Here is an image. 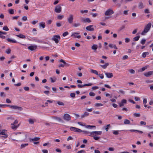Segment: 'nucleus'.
<instances>
[{
	"label": "nucleus",
	"instance_id": "nucleus-8",
	"mask_svg": "<svg viewBox=\"0 0 153 153\" xmlns=\"http://www.w3.org/2000/svg\"><path fill=\"white\" fill-rule=\"evenodd\" d=\"M114 13V12L111 9L107 10L105 12V16H111Z\"/></svg>",
	"mask_w": 153,
	"mask_h": 153
},
{
	"label": "nucleus",
	"instance_id": "nucleus-29",
	"mask_svg": "<svg viewBox=\"0 0 153 153\" xmlns=\"http://www.w3.org/2000/svg\"><path fill=\"white\" fill-rule=\"evenodd\" d=\"M16 36L20 38L25 39V36L24 35L20 34L19 35H16Z\"/></svg>",
	"mask_w": 153,
	"mask_h": 153
},
{
	"label": "nucleus",
	"instance_id": "nucleus-21",
	"mask_svg": "<svg viewBox=\"0 0 153 153\" xmlns=\"http://www.w3.org/2000/svg\"><path fill=\"white\" fill-rule=\"evenodd\" d=\"M40 139V138L39 137H35L33 138H30V141L34 142L38 141Z\"/></svg>",
	"mask_w": 153,
	"mask_h": 153
},
{
	"label": "nucleus",
	"instance_id": "nucleus-26",
	"mask_svg": "<svg viewBox=\"0 0 153 153\" xmlns=\"http://www.w3.org/2000/svg\"><path fill=\"white\" fill-rule=\"evenodd\" d=\"M89 114L88 112H85L82 115L81 117L82 118H83L85 117H87L88 116Z\"/></svg>",
	"mask_w": 153,
	"mask_h": 153
},
{
	"label": "nucleus",
	"instance_id": "nucleus-39",
	"mask_svg": "<svg viewBox=\"0 0 153 153\" xmlns=\"http://www.w3.org/2000/svg\"><path fill=\"white\" fill-rule=\"evenodd\" d=\"M95 105L96 107H99L100 106H102L103 105L102 103H96L95 104Z\"/></svg>",
	"mask_w": 153,
	"mask_h": 153
},
{
	"label": "nucleus",
	"instance_id": "nucleus-7",
	"mask_svg": "<svg viewBox=\"0 0 153 153\" xmlns=\"http://www.w3.org/2000/svg\"><path fill=\"white\" fill-rule=\"evenodd\" d=\"M63 119L65 121H68L71 119V116L68 114H65L63 116Z\"/></svg>",
	"mask_w": 153,
	"mask_h": 153
},
{
	"label": "nucleus",
	"instance_id": "nucleus-49",
	"mask_svg": "<svg viewBox=\"0 0 153 153\" xmlns=\"http://www.w3.org/2000/svg\"><path fill=\"white\" fill-rule=\"evenodd\" d=\"M1 31H0V38H1L2 39H4L5 38V36L3 35V34L2 33H1Z\"/></svg>",
	"mask_w": 153,
	"mask_h": 153
},
{
	"label": "nucleus",
	"instance_id": "nucleus-2",
	"mask_svg": "<svg viewBox=\"0 0 153 153\" xmlns=\"http://www.w3.org/2000/svg\"><path fill=\"white\" fill-rule=\"evenodd\" d=\"M61 39L59 35H53V37L52 38V40L54 41L56 44L58 43L59 40Z\"/></svg>",
	"mask_w": 153,
	"mask_h": 153
},
{
	"label": "nucleus",
	"instance_id": "nucleus-53",
	"mask_svg": "<svg viewBox=\"0 0 153 153\" xmlns=\"http://www.w3.org/2000/svg\"><path fill=\"white\" fill-rule=\"evenodd\" d=\"M129 72L132 74H134L135 73V71L133 69H130L129 70Z\"/></svg>",
	"mask_w": 153,
	"mask_h": 153
},
{
	"label": "nucleus",
	"instance_id": "nucleus-27",
	"mask_svg": "<svg viewBox=\"0 0 153 153\" xmlns=\"http://www.w3.org/2000/svg\"><path fill=\"white\" fill-rule=\"evenodd\" d=\"M138 7L139 9H142L143 7V3L142 2H140L139 3Z\"/></svg>",
	"mask_w": 153,
	"mask_h": 153
},
{
	"label": "nucleus",
	"instance_id": "nucleus-9",
	"mask_svg": "<svg viewBox=\"0 0 153 153\" xmlns=\"http://www.w3.org/2000/svg\"><path fill=\"white\" fill-rule=\"evenodd\" d=\"M74 16L72 14H70L67 18V21L69 24H72L73 22Z\"/></svg>",
	"mask_w": 153,
	"mask_h": 153
},
{
	"label": "nucleus",
	"instance_id": "nucleus-14",
	"mask_svg": "<svg viewBox=\"0 0 153 153\" xmlns=\"http://www.w3.org/2000/svg\"><path fill=\"white\" fill-rule=\"evenodd\" d=\"M93 84L92 83H90L87 84H85L83 85H81L78 84L77 85V86L79 88H83L85 86H89L92 85Z\"/></svg>",
	"mask_w": 153,
	"mask_h": 153
},
{
	"label": "nucleus",
	"instance_id": "nucleus-12",
	"mask_svg": "<svg viewBox=\"0 0 153 153\" xmlns=\"http://www.w3.org/2000/svg\"><path fill=\"white\" fill-rule=\"evenodd\" d=\"M102 133V131H93L91 132L92 136L100 135Z\"/></svg>",
	"mask_w": 153,
	"mask_h": 153
},
{
	"label": "nucleus",
	"instance_id": "nucleus-42",
	"mask_svg": "<svg viewBox=\"0 0 153 153\" xmlns=\"http://www.w3.org/2000/svg\"><path fill=\"white\" fill-rule=\"evenodd\" d=\"M59 62H62L63 63H64L65 65H67L68 64H67V63H66L65 62V61L63 60V59H60Z\"/></svg>",
	"mask_w": 153,
	"mask_h": 153
},
{
	"label": "nucleus",
	"instance_id": "nucleus-40",
	"mask_svg": "<svg viewBox=\"0 0 153 153\" xmlns=\"http://www.w3.org/2000/svg\"><path fill=\"white\" fill-rule=\"evenodd\" d=\"M63 17L64 16L63 15H59L57 16V19H58L61 20L63 18Z\"/></svg>",
	"mask_w": 153,
	"mask_h": 153
},
{
	"label": "nucleus",
	"instance_id": "nucleus-56",
	"mask_svg": "<svg viewBox=\"0 0 153 153\" xmlns=\"http://www.w3.org/2000/svg\"><path fill=\"white\" fill-rule=\"evenodd\" d=\"M68 34V31H66L64 33L62 34V36L65 37Z\"/></svg>",
	"mask_w": 153,
	"mask_h": 153
},
{
	"label": "nucleus",
	"instance_id": "nucleus-33",
	"mask_svg": "<svg viewBox=\"0 0 153 153\" xmlns=\"http://www.w3.org/2000/svg\"><path fill=\"white\" fill-rule=\"evenodd\" d=\"M140 37V36H138L134 37L133 39V41L135 42L137 41L139 39Z\"/></svg>",
	"mask_w": 153,
	"mask_h": 153
},
{
	"label": "nucleus",
	"instance_id": "nucleus-4",
	"mask_svg": "<svg viewBox=\"0 0 153 153\" xmlns=\"http://www.w3.org/2000/svg\"><path fill=\"white\" fill-rule=\"evenodd\" d=\"M70 129L71 131L81 133L82 132V130L81 129L74 127H70Z\"/></svg>",
	"mask_w": 153,
	"mask_h": 153
},
{
	"label": "nucleus",
	"instance_id": "nucleus-60",
	"mask_svg": "<svg viewBox=\"0 0 153 153\" xmlns=\"http://www.w3.org/2000/svg\"><path fill=\"white\" fill-rule=\"evenodd\" d=\"M73 140V137H72L70 136L68 137V138L67 139V141H69L70 140Z\"/></svg>",
	"mask_w": 153,
	"mask_h": 153
},
{
	"label": "nucleus",
	"instance_id": "nucleus-1",
	"mask_svg": "<svg viewBox=\"0 0 153 153\" xmlns=\"http://www.w3.org/2000/svg\"><path fill=\"white\" fill-rule=\"evenodd\" d=\"M151 26V23L148 24L145 27L144 30L141 33L142 35H144L146 33L148 32L150 30Z\"/></svg>",
	"mask_w": 153,
	"mask_h": 153
},
{
	"label": "nucleus",
	"instance_id": "nucleus-51",
	"mask_svg": "<svg viewBox=\"0 0 153 153\" xmlns=\"http://www.w3.org/2000/svg\"><path fill=\"white\" fill-rule=\"evenodd\" d=\"M89 95L90 96L94 97L95 95V94L92 92H90L89 93Z\"/></svg>",
	"mask_w": 153,
	"mask_h": 153
},
{
	"label": "nucleus",
	"instance_id": "nucleus-6",
	"mask_svg": "<svg viewBox=\"0 0 153 153\" xmlns=\"http://www.w3.org/2000/svg\"><path fill=\"white\" fill-rule=\"evenodd\" d=\"M7 106H8L12 109H18L19 111H22L23 109L21 107L18 106L16 105H6Z\"/></svg>",
	"mask_w": 153,
	"mask_h": 153
},
{
	"label": "nucleus",
	"instance_id": "nucleus-19",
	"mask_svg": "<svg viewBox=\"0 0 153 153\" xmlns=\"http://www.w3.org/2000/svg\"><path fill=\"white\" fill-rule=\"evenodd\" d=\"M82 132H83V134H87L90 136H92L91 132H90L85 130H82Z\"/></svg>",
	"mask_w": 153,
	"mask_h": 153
},
{
	"label": "nucleus",
	"instance_id": "nucleus-52",
	"mask_svg": "<svg viewBox=\"0 0 153 153\" xmlns=\"http://www.w3.org/2000/svg\"><path fill=\"white\" fill-rule=\"evenodd\" d=\"M113 134L114 135H117L119 134L118 131H113Z\"/></svg>",
	"mask_w": 153,
	"mask_h": 153
},
{
	"label": "nucleus",
	"instance_id": "nucleus-43",
	"mask_svg": "<svg viewBox=\"0 0 153 153\" xmlns=\"http://www.w3.org/2000/svg\"><path fill=\"white\" fill-rule=\"evenodd\" d=\"M3 30L7 31L9 30V29L7 26H5L3 27Z\"/></svg>",
	"mask_w": 153,
	"mask_h": 153
},
{
	"label": "nucleus",
	"instance_id": "nucleus-63",
	"mask_svg": "<svg viewBox=\"0 0 153 153\" xmlns=\"http://www.w3.org/2000/svg\"><path fill=\"white\" fill-rule=\"evenodd\" d=\"M125 42L126 43L129 42L130 41V39L129 38H126L125 39Z\"/></svg>",
	"mask_w": 153,
	"mask_h": 153
},
{
	"label": "nucleus",
	"instance_id": "nucleus-44",
	"mask_svg": "<svg viewBox=\"0 0 153 153\" xmlns=\"http://www.w3.org/2000/svg\"><path fill=\"white\" fill-rule=\"evenodd\" d=\"M80 24L79 23H74L73 25V26L74 27H77L78 26H80Z\"/></svg>",
	"mask_w": 153,
	"mask_h": 153
},
{
	"label": "nucleus",
	"instance_id": "nucleus-50",
	"mask_svg": "<svg viewBox=\"0 0 153 153\" xmlns=\"http://www.w3.org/2000/svg\"><path fill=\"white\" fill-rule=\"evenodd\" d=\"M77 123L79 125H80L82 126H86V124L85 123H81L80 122H78Z\"/></svg>",
	"mask_w": 153,
	"mask_h": 153
},
{
	"label": "nucleus",
	"instance_id": "nucleus-62",
	"mask_svg": "<svg viewBox=\"0 0 153 153\" xmlns=\"http://www.w3.org/2000/svg\"><path fill=\"white\" fill-rule=\"evenodd\" d=\"M93 137L94 139L96 140H98L100 138V137L95 136H94Z\"/></svg>",
	"mask_w": 153,
	"mask_h": 153
},
{
	"label": "nucleus",
	"instance_id": "nucleus-11",
	"mask_svg": "<svg viewBox=\"0 0 153 153\" xmlns=\"http://www.w3.org/2000/svg\"><path fill=\"white\" fill-rule=\"evenodd\" d=\"M37 46L35 45H31L28 47V49L31 51H33L37 49Z\"/></svg>",
	"mask_w": 153,
	"mask_h": 153
},
{
	"label": "nucleus",
	"instance_id": "nucleus-31",
	"mask_svg": "<svg viewBox=\"0 0 153 153\" xmlns=\"http://www.w3.org/2000/svg\"><path fill=\"white\" fill-rule=\"evenodd\" d=\"M124 123L125 124H129L130 123V121L128 119H125L124 121Z\"/></svg>",
	"mask_w": 153,
	"mask_h": 153
},
{
	"label": "nucleus",
	"instance_id": "nucleus-3",
	"mask_svg": "<svg viewBox=\"0 0 153 153\" xmlns=\"http://www.w3.org/2000/svg\"><path fill=\"white\" fill-rule=\"evenodd\" d=\"M18 121L17 120H16L14 123L11 124V128L13 129H16L17 128L19 125L17 124Z\"/></svg>",
	"mask_w": 153,
	"mask_h": 153
},
{
	"label": "nucleus",
	"instance_id": "nucleus-46",
	"mask_svg": "<svg viewBox=\"0 0 153 153\" xmlns=\"http://www.w3.org/2000/svg\"><path fill=\"white\" fill-rule=\"evenodd\" d=\"M28 143L23 144L21 145V147L22 148H24L26 146H28Z\"/></svg>",
	"mask_w": 153,
	"mask_h": 153
},
{
	"label": "nucleus",
	"instance_id": "nucleus-45",
	"mask_svg": "<svg viewBox=\"0 0 153 153\" xmlns=\"http://www.w3.org/2000/svg\"><path fill=\"white\" fill-rule=\"evenodd\" d=\"M146 40L145 39H142L140 41V43L142 45H144L145 44L146 42Z\"/></svg>",
	"mask_w": 153,
	"mask_h": 153
},
{
	"label": "nucleus",
	"instance_id": "nucleus-41",
	"mask_svg": "<svg viewBox=\"0 0 153 153\" xmlns=\"http://www.w3.org/2000/svg\"><path fill=\"white\" fill-rule=\"evenodd\" d=\"M88 12V11L87 10H81L80 11V12L82 14H83L84 13H87Z\"/></svg>",
	"mask_w": 153,
	"mask_h": 153
},
{
	"label": "nucleus",
	"instance_id": "nucleus-57",
	"mask_svg": "<svg viewBox=\"0 0 153 153\" xmlns=\"http://www.w3.org/2000/svg\"><path fill=\"white\" fill-rule=\"evenodd\" d=\"M56 25L57 27H60L62 25L61 23L59 22H57L56 23Z\"/></svg>",
	"mask_w": 153,
	"mask_h": 153
},
{
	"label": "nucleus",
	"instance_id": "nucleus-61",
	"mask_svg": "<svg viewBox=\"0 0 153 153\" xmlns=\"http://www.w3.org/2000/svg\"><path fill=\"white\" fill-rule=\"evenodd\" d=\"M118 93H121L123 94H125V92L122 90H119Z\"/></svg>",
	"mask_w": 153,
	"mask_h": 153
},
{
	"label": "nucleus",
	"instance_id": "nucleus-16",
	"mask_svg": "<svg viewBox=\"0 0 153 153\" xmlns=\"http://www.w3.org/2000/svg\"><path fill=\"white\" fill-rule=\"evenodd\" d=\"M79 33L76 32H74L72 33L71 35V37H73L75 38H77L78 39H80L81 36L80 35L76 36L77 34H79Z\"/></svg>",
	"mask_w": 153,
	"mask_h": 153
},
{
	"label": "nucleus",
	"instance_id": "nucleus-34",
	"mask_svg": "<svg viewBox=\"0 0 153 153\" xmlns=\"http://www.w3.org/2000/svg\"><path fill=\"white\" fill-rule=\"evenodd\" d=\"M43 146H47L48 147V148H49L51 146V144L49 143H45L43 144Z\"/></svg>",
	"mask_w": 153,
	"mask_h": 153
},
{
	"label": "nucleus",
	"instance_id": "nucleus-22",
	"mask_svg": "<svg viewBox=\"0 0 153 153\" xmlns=\"http://www.w3.org/2000/svg\"><path fill=\"white\" fill-rule=\"evenodd\" d=\"M6 40L9 42L10 43H16L17 42L15 40H13L10 38H7Z\"/></svg>",
	"mask_w": 153,
	"mask_h": 153
},
{
	"label": "nucleus",
	"instance_id": "nucleus-38",
	"mask_svg": "<svg viewBox=\"0 0 153 153\" xmlns=\"http://www.w3.org/2000/svg\"><path fill=\"white\" fill-rule=\"evenodd\" d=\"M28 122L30 124H33L34 123V121L33 119H30L28 120Z\"/></svg>",
	"mask_w": 153,
	"mask_h": 153
},
{
	"label": "nucleus",
	"instance_id": "nucleus-13",
	"mask_svg": "<svg viewBox=\"0 0 153 153\" xmlns=\"http://www.w3.org/2000/svg\"><path fill=\"white\" fill-rule=\"evenodd\" d=\"M86 30L90 31H93L94 30V28L93 27V25H90L87 26L85 28Z\"/></svg>",
	"mask_w": 153,
	"mask_h": 153
},
{
	"label": "nucleus",
	"instance_id": "nucleus-23",
	"mask_svg": "<svg viewBox=\"0 0 153 153\" xmlns=\"http://www.w3.org/2000/svg\"><path fill=\"white\" fill-rule=\"evenodd\" d=\"M90 71H91V72L92 73H93V74H96L97 75H99V73H98V72L96 70H94L92 69H90Z\"/></svg>",
	"mask_w": 153,
	"mask_h": 153
},
{
	"label": "nucleus",
	"instance_id": "nucleus-18",
	"mask_svg": "<svg viewBox=\"0 0 153 153\" xmlns=\"http://www.w3.org/2000/svg\"><path fill=\"white\" fill-rule=\"evenodd\" d=\"M152 75H153V71H149L144 74V75L146 77H149Z\"/></svg>",
	"mask_w": 153,
	"mask_h": 153
},
{
	"label": "nucleus",
	"instance_id": "nucleus-55",
	"mask_svg": "<svg viewBox=\"0 0 153 153\" xmlns=\"http://www.w3.org/2000/svg\"><path fill=\"white\" fill-rule=\"evenodd\" d=\"M110 127V124H108L107 125V126L105 128V129L106 131H108L109 128V127Z\"/></svg>",
	"mask_w": 153,
	"mask_h": 153
},
{
	"label": "nucleus",
	"instance_id": "nucleus-10",
	"mask_svg": "<svg viewBox=\"0 0 153 153\" xmlns=\"http://www.w3.org/2000/svg\"><path fill=\"white\" fill-rule=\"evenodd\" d=\"M55 11L57 13H60L62 11V7L60 5H58L56 6L55 8Z\"/></svg>",
	"mask_w": 153,
	"mask_h": 153
},
{
	"label": "nucleus",
	"instance_id": "nucleus-28",
	"mask_svg": "<svg viewBox=\"0 0 153 153\" xmlns=\"http://www.w3.org/2000/svg\"><path fill=\"white\" fill-rule=\"evenodd\" d=\"M98 46L96 44H94L91 47V49L94 51H96L97 48Z\"/></svg>",
	"mask_w": 153,
	"mask_h": 153
},
{
	"label": "nucleus",
	"instance_id": "nucleus-30",
	"mask_svg": "<svg viewBox=\"0 0 153 153\" xmlns=\"http://www.w3.org/2000/svg\"><path fill=\"white\" fill-rule=\"evenodd\" d=\"M85 127L87 128L91 129L94 128H96V126H91L90 125H88L85 126Z\"/></svg>",
	"mask_w": 153,
	"mask_h": 153
},
{
	"label": "nucleus",
	"instance_id": "nucleus-47",
	"mask_svg": "<svg viewBox=\"0 0 153 153\" xmlns=\"http://www.w3.org/2000/svg\"><path fill=\"white\" fill-rule=\"evenodd\" d=\"M57 103L59 105H64V103L60 101H58L57 102Z\"/></svg>",
	"mask_w": 153,
	"mask_h": 153
},
{
	"label": "nucleus",
	"instance_id": "nucleus-58",
	"mask_svg": "<svg viewBox=\"0 0 153 153\" xmlns=\"http://www.w3.org/2000/svg\"><path fill=\"white\" fill-rule=\"evenodd\" d=\"M70 95L71 97L74 98L75 97V94L74 93H72L70 94Z\"/></svg>",
	"mask_w": 153,
	"mask_h": 153
},
{
	"label": "nucleus",
	"instance_id": "nucleus-36",
	"mask_svg": "<svg viewBox=\"0 0 153 153\" xmlns=\"http://www.w3.org/2000/svg\"><path fill=\"white\" fill-rule=\"evenodd\" d=\"M50 79L51 80V82H55V81H56V78L55 77L53 78L52 77H51L50 78Z\"/></svg>",
	"mask_w": 153,
	"mask_h": 153
},
{
	"label": "nucleus",
	"instance_id": "nucleus-54",
	"mask_svg": "<svg viewBox=\"0 0 153 153\" xmlns=\"http://www.w3.org/2000/svg\"><path fill=\"white\" fill-rule=\"evenodd\" d=\"M6 53L7 54H9L11 53V50L10 49H7L6 51Z\"/></svg>",
	"mask_w": 153,
	"mask_h": 153
},
{
	"label": "nucleus",
	"instance_id": "nucleus-15",
	"mask_svg": "<svg viewBox=\"0 0 153 153\" xmlns=\"http://www.w3.org/2000/svg\"><path fill=\"white\" fill-rule=\"evenodd\" d=\"M127 103V101L126 99H123L121 100L120 102L119 103L120 107H121L124 106V105L126 104Z\"/></svg>",
	"mask_w": 153,
	"mask_h": 153
},
{
	"label": "nucleus",
	"instance_id": "nucleus-32",
	"mask_svg": "<svg viewBox=\"0 0 153 153\" xmlns=\"http://www.w3.org/2000/svg\"><path fill=\"white\" fill-rule=\"evenodd\" d=\"M109 65V64L108 63H106L104 65H101L100 66L103 68V69H105Z\"/></svg>",
	"mask_w": 153,
	"mask_h": 153
},
{
	"label": "nucleus",
	"instance_id": "nucleus-20",
	"mask_svg": "<svg viewBox=\"0 0 153 153\" xmlns=\"http://www.w3.org/2000/svg\"><path fill=\"white\" fill-rule=\"evenodd\" d=\"M82 20V22L84 23H90L91 22L90 19L88 18H83Z\"/></svg>",
	"mask_w": 153,
	"mask_h": 153
},
{
	"label": "nucleus",
	"instance_id": "nucleus-25",
	"mask_svg": "<svg viewBox=\"0 0 153 153\" xmlns=\"http://www.w3.org/2000/svg\"><path fill=\"white\" fill-rule=\"evenodd\" d=\"M149 53L148 52H144L142 53V56L144 58L146 57L147 55H149Z\"/></svg>",
	"mask_w": 153,
	"mask_h": 153
},
{
	"label": "nucleus",
	"instance_id": "nucleus-5",
	"mask_svg": "<svg viewBox=\"0 0 153 153\" xmlns=\"http://www.w3.org/2000/svg\"><path fill=\"white\" fill-rule=\"evenodd\" d=\"M0 135H3V137L4 138H7L8 136L7 130L4 129L0 130Z\"/></svg>",
	"mask_w": 153,
	"mask_h": 153
},
{
	"label": "nucleus",
	"instance_id": "nucleus-24",
	"mask_svg": "<svg viewBox=\"0 0 153 153\" xmlns=\"http://www.w3.org/2000/svg\"><path fill=\"white\" fill-rule=\"evenodd\" d=\"M39 26L40 27L44 28L45 27V23L43 22H40L39 23Z\"/></svg>",
	"mask_w": 153,
	"mask_h": 153
},
{
	"label": "nucleus",
	"instance_id": "nucleus-64",
	"mask_svg": "<svg viewBox=\"0 0 153 153\" xmlns=\"http://www.w3.org/2000/svg\"><path fill=\"white\" fill-rule=\"evenodd\" d=\"M128 58V56L127 55H124L123 56V60H125L126 59Z\"/></svg>",
	"mask_w": 153,
	"mask_h": 153
},
{
	"label": "nucleus",
	"instance_id": "nucleus-17",
	"mask_svg": "<svg viewBox=\"0 0 153 153\" xmlns=\"http://www.w3.org/2000/svg\"><path fill=\"white\" fill-rule=\"evenodd\" d=\"M104 72L105 73V74L106 76V77L108 78H111L113 76V74L112 73L105 72V71Z\"/></svg>",
	"mask_w": 153,
	"mask_h": 153
},
{
	"label": "nucleus",
	"instance_id": "nucleus-37",
	"mask_svg": "<svg viewBox=\"0 0 153 153\" xmlns=\"http://www.w3.org/2000/svg\"><path fill=\"white\" fill-rule=\"evenodd\" d=\"M9 13L11 14H14V12L13 9H11L9 10Z\"/></svg>",
	"mask_w": 153,
	"mask_h": 153
},
{
	"label": "nucleus",
	"instance_id": "nucleus-35",
	"mask_svg": "<svg viewBox=\"0 0 153 153\" xmlns=\"http://www.w3.org/2000/svg\"><path fill=\"white\" fill-rule=\"evenodd\" d=\"M53 118L55 120H58L59 122H61L62 121V119L60 117H54Z\"/></svg>",
	"mask_w": 153,
	"mask_h": 153
},
{
	"label": "nucleus",
	"instance_id": "nucleus-59",
	"mask_svg": "<svg viewBox=\"0 0 153 153\" xmlns=\"http://www.w3.org/2000/svg\"><path fill=\"white\" fill-rule=\"evenodd\" d=\"M98 14L97 13H93L92 14V17H95L96 16H98Z\"/></svg>",
	"mask_w": 153,
	"mask_h": 153
},
{
	"label": "nucleus",
	"instance_id": "nucleus-48",
	"mask_svg": "<svg viewBox=\"0 0 153 153\" xmlns=\"http://www.w3.org/2000/svg\"><path fill=\"white\" fill-rule=\"evenodd\" d=\"M134 115L135 117H140V114L139 113H135L134 114Z\"/></svg>",
	"mask_w": 153,
	"mask_h": 153
}]
</instances>
